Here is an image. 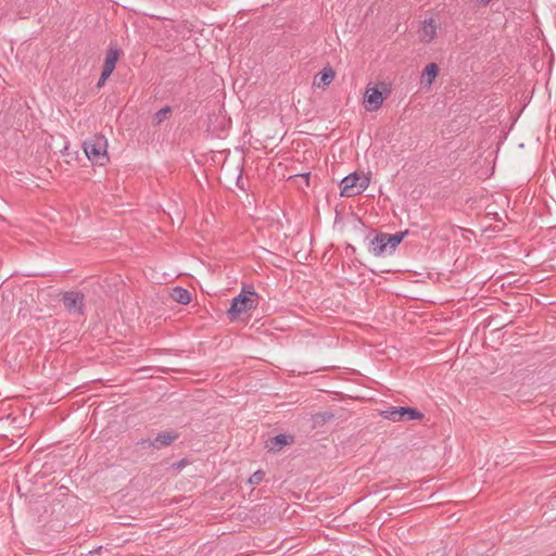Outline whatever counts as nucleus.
<instances>
[{
	"instance_id": "f257e3e1",
	"label": "nucleus",
	"mask_w": 556,
	"mask_h": 556,
	"mask_svg": "<svg viewBox=\"0 0 556 556\" xmlns=\"http://www.w3.org/2000/svg\"><path fill=\"white\" fill-rule=\"evenodd\" d=\"M86 157L94 165L104 166L109 163L108 140L103 135H94L83 142Z\"/></svg>"
},
{
	"instance_id": "f03ea898",
	"label": "nucleus",
	"mask_w": 556,
	"mask_h": 556,
	"mask_svg": "<svg viewBox=\"0 0 556 556\" xmlns=\"http://www.w3.org/2000/svg\"><path fill=\"white\" fill-rule=\"evenodd\" d=\"M258 299L260 296L253 287H250L249 290L243 288L240 294L232 299L230 307L227 309L229 320L235 321L239 319L242 313H247L255 308Z\"/></svg>"
},
{
	"instance_id": "7ed1b4c3",
	"label": "nucleus",
	"mask_w": 556,
	"mask_h": 556,
	"mask_svg": "<svg viewBox=\"0 0 556 556\" xmlns=\"http://www.w3.org/2000/svg\"><path fill=\"white\" fill-rule=\"evenodd\" d=\"M369 182L370 178L368 176L354 172L341 180V195L348 198L357 195L367 189Z\"/></svg>"
},
{
	"instance_id": "20e7f679",
	"label": "nucleus",
	"mask_w": 556,
	"mask_h": 556,
	"mask_svg": "<svg viewBox=\"0 0 556 556\" xmlns=\"http://www.w3.org/2000/svg\"><path fill=\"white\" fill-rule=\"evenodd\" d=\"M380 415L384 419L391 420L393 422L420 420L424 418V414L421 412H419L417 408L408 406H393L386 410H381Z\"/></svg>"
},
{
	"instance_id": "39448f33",
	"label": "nucleus",
	"mask_w": 556,
	"mask_h": 556,
	"mask_svg": "<svg viewBox=\"0 0 556 556\" xmlns=\"http://www.w3.org/2000/svg\"><path fill=\"white\" fill-rule=\"evenodd\" d=\"M65 309L71 315H85V295L79 291H67L62 295Z\"/></svg>"
},
{
	"instance_id": "423d86ee",
	"label": "nucleus",
	"mask_w": 556,
	"mask_h": 556,
	"mask_svg": "<svg viewBox=\"0 0 556 556\" xmlns=\"http://www.w3.org/2000/svg\"><path fill=\"white\" fill-rule=\"evenodd\" d=\"M180 437L179 432L175 430L162 431L156 434L154 439H143L138 442L142 447H153L161 450L163 447L172 445Z\"/></svg>"
},
{
	"instance_id": "0eeeda50",
	"label": "nucleus",
	"mask_w": 556,
	"mask_h": 556,
	"mask_svg": "<svg viewBox=\"0 0 556 556\" xmlns=\"http://www.w3.org/2000/svg\"><path fill=\"white\" fill-rule=\"evenodd\" d=\"M386 94H383L377 87L368 88L364 96L365 108L367 111H376L381 108Z\"/></svg>"
},
{
	"instance_id": "6e6552de",
	"label": "nucleus",
	"mask_w": 556,
	"mask_h": 556,
	"mask_svg": "<svg viewBox=\"0 0 556 556\" xmlns=\"http://www.w3.org/2000/svg\"><path fill=\"white\" fill-rule=\"evenodd\" d=\"M295 442L294 435L292 434H277L273 438H269L266 441L265 447L273 453L280 452L285 446L291 445Z\"/></svg>"
},
{
	"instance_id": "1a4fd4ad",
	"label": "nucleus",
	"mask_w": 556,
	"mask_h": 556,
	"mask_svg": "<svg viewBox=\"0 0 556 556\" xmlns=\"http://www.w3.org/2000/svg\"><path fill=\"white\" fill-rule=\"evenodd\" d=\"M386 232H379L370 240V250L376 256L383 255L388 250Z\"/></svg>"
},
{
	"instance_id": "9d476101",
	"label": "nucleus",
	"mask_w": 556,
	"mask_h": 556,
	"mask_svg": "<svg viewBox=\"0 0 556 556\" xmlns=\"http://www.w3.org/2000/svg\"><path fill=\"white\" fill-rule=\"evenodd\" d=\"M121 51L117 48L111 47L105 55L102 71L112 74L115 70L116 63L119 59Z\"/></svg>"
},
{
	"instance_id": "9b49d317",
	"label": "nucleus",
	"mask_w": 556,
	"mask_h": 556,
	"mask_svg": "<svg viewBox=\"0 0 556 556\" xmlns=\"http://www.w3.org/2000/svg\"><path fill=\"white\" fill-rule=\"evenodd\" d=\"M439 75V66L437 63H429L422 71L421 84L430 87Z\"/></svg>"
},
{
	"instance_id": "f8f14e48",
	"label": "nucleus",
	"mask_w": 556,
	"mask_h": 556,
	"mask_svg": "<svg viewBox=\"0 0 556 556\" xmlns=\"http://www.w3.org/2000/svg\"><path fill=\"white\" fill-rule=\"evenodd\" d=\"M319 80L318 81H315L314 84L318 87V88H326L327 86H329L331 84V81L333 80L334 76H336V72L333 71L332 67L330 66H326L324 67L319 74Z\"/></svg>"
},
{
	"instance_id": "ddd939ff",
	"label": "nucleus",
	"mask_w": 556,
	"mask_h": 556,
	"mask_svg": "<svg viewBox=\"0 0 556 556\" xmlns=\"http://www.w3.org/2000/svg\"><path fill=\"white\" fill-rule=\"evenodd\" d=\"M437 35V24L433 18L426 20L421 29V39L430 42Z\"/></svg>"
},
{
	"instance_id": "4468645a",
	"label": "nucleus",
	"mask_w": 556,
	"mask_h": 556,
	"mask_svg": "<svg viewBox=\"0 0 556 556\" xmlns=\"http://www.w3.org/2000/svg\"><path fill=\"white\" fill-rule=\"evenodd\" d=\"M170 298L173 301L184 305L189 304L191 302L190 292L182 287L173 288L170 292Z\"/></svg>"
},
{
	"instance_id": "2eb2a0df",
	"label": "nucleus",
	"mask_w": 556,
	"mask_h": 556,
	"mask_svg": "<svg viewBox=\"0 0 556 556\" xmlns=\"http://www.w3.org/2000/svg\"><path fill=\"white\" fill-rule=\"evenodd\" d=\"M408 235V230L399 231L395 233H386L387 243L390 252H393L397 245L404 240V238Z\"/></svg>"
},
{
	"instance_id": "dca6fc26",
	"label": "nucleus",
	"mask_w": 556,
	"mask_h": 556,
	"mask_svg": "<svg viewBox=\"0 0 556 556\" xmlns=\"http://www.w3.org/2000/svg\"><path fill=\"white\" fill-rule=\"evenodd\" d=\"M170 113H172V108L169 105H166V106L162 108L161 110H159L153 115V125L157 126L161 123H163L165 119H167L169 117Z\"/></svg>"
},
{
	"instance_id": "f3484780",
	"label": "nucleus",
	"mask_w": 556,
	"mask_h": 556,
	"mask_svg": "<svg viewBox=\"0 0 556 556\" xmlns=\"http://www.w3.org/2000/svg\"><path fill=\"white\" fill-rule=\"evenodd\" d=\"M334 414L331 412H323L313 415L314 426H323L333 419Z\"/></svg>"
},
{
	"instance_id": "a211bd4d",
	"label": "nucleus",
	"mask_w": 556,
	"mask_h": 556,
	"mask_svg": "<svg viewBox=\"0 0 556 556\" xmlns=\"http://www.w3.org/2000/svg\"><path fill=\"white\" fill-rule=\"evenodd\" d=\"M265 477V472L263 470H256L253 475L250 476L248 482L251 485L260 484Z\"/></svg>"
},
{
	"instance_id": "6ab92c4d",
	"label": "nucleus",
	"mask_w": 556,
	"mask_h": 556,
	"mask_svg": "<svg viewBox=\"0 0 556 556\" xmlns=\"http://www.w3.org/2000/svg\"><path fill=\"white\" fill-rule=\"evenodd\" d=\"M111 75H112V74H110V73H105L104 71H102V72H101V75H100V78H99V80H98V83H97V87H98V88H101V87L105 84L106 79H108Z\"/></svg>"
},
{
	"instance_id": "aec40b11",
	"label": "nucleus",
	"mask_w": 556,
	"mask_h": 556,
	"mask_svg": "<svg viewBox=\"0 0 556 556\" xmlns=\"http://www.w3.org/2000/svg\"><path fill=\"white\" fill-rule=\"evenodd\" d=\"M187 464H188V460L186 458H182L179 462H177L176 464H174L173 467L180 469V468L185 467Z\"/></svg>"
},
{
	"instance_id": "412c9836",
	"label": "nucleus",
	"mask_w": 556,
	"mask_h": 556,
	"mask_svg": "<svg viewBox=\"0 0 556 556\" xmlns=\"http://www.w3.org/2000/svg\"><path fill=\"white\" fill-rule=\"evenodd\" d=\"M492 0H476L478 7H486Z\"/></svg>"
},
{
	"instance_id": "4be33fe9",
	"label": "nucleus",
	"mask_w": 556,
	"mask_h": 556,
	"mask_svg": "<svg viewBox=\"0 0 556 556\" xmlns=\"http://www.w3.org/2000/svg\"><path fill=\"white\" fill-rule=\"evenodd\" d=\"M101 549H102V547L99 546V547L94 548L93 551H90L89 555L90 556H94L96 554H99Z\"/></svg>"
},
{
	"instance_id": "5701e85b",
	"label": "nucleus",
	"mask_w": 556,
	"mask_h": 556,
	"mask_svg": "<svg viewBox=\"0 0 556 556\" xmlns=\"http://www.w3.org/2000/svg\"><path fill=\"white\" fill-rule=\"evenodd\" d=\"M63 154L70 155L68 153V146L66 144L62 151Z\"/></svg>"
},
{
	"instance_id": "b1692460",
	"label": "nucleus",
	"mask_w": 556,
	"mask_h": 556,
	"mask_svg": "<svg viewBox=\"0 0 556 556\" xmlns=\"http://www.w3.org/2000/svg\"><path fill=\"white\" fill-rule=\"evenodd\" d=\"M304 176L306 177V179H308L309 173H306Z\"/></svg>"
}]
</instances>
